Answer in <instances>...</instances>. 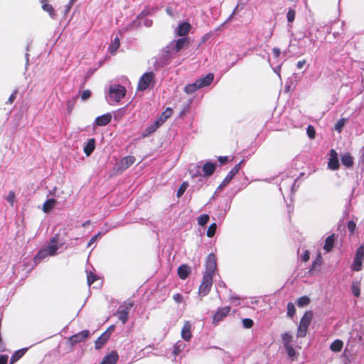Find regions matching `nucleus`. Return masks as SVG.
Masks as SVG:
<instances>
[{
	"instance_id": "e2e57ef3",
	"label": "nucleus",
	"mask_w": 364,
	"mask_h": 364,
	"mask_svg": "<svg viewBox=\"0 0 364 364\" xmlns=\"http://www.w3.org/2000/svg\"><path fill=\"white\" fill-rule=\"evenodd\" d=\"M166 121L164 120L161 117H159V119H157L155 122L154 123V124H156L157 125V129L161 126Z\"/></svg>"
},
{
	"instance_id": "3c124183",
	"label": "nucleus",
	"mask_w": 364,
	"mask_h": 364,
	"mask_svg": "<svg viewBox=\"0 0 364 364\" xmlns=\"http://www.w3.org/2000/svg\"><path fill=\"white\" fill-rule=\"evenodd\" d=\"M348 230L350 233H353L356 228V223L353 220H350L348 222Z\"/></svg>"
},
{
	"instance_id": "774afa93",
	"label": "nucleus",
	"mask_w": 364,
	"mask_h": 364,
	"mask_svg": "<svg viewBox=\"0 0 364 364\" xmlns=\"http://www.w3.org/2000/svg\"><path fill=\"white\" fill-rule=\"evenodd\" d=\"M99 235H100V233H98L97 235H94L93 237H91V239H90V242L88 243V246L91 245L92 243H94L96 241V240H97V237L99 236Z\"/></svg>"
},
{
	"instance_id": "6e6d98bb",
	"label": "nucleus",
	"mask_w": 364,
	"mask_h": 364,
	"mask_svg": "<svg viewBox=\"0 0 364 364\" xmlns=\"http://www.w3.org/2000/svg\"><path fill=\"white\" fill-rule=\"evenodd\" d=\"M17 93H18V91L16 90H14L11 93L10 97H9L8 101L6 102V104H12L14 102V101L15 100V99L16 98Z\"/></svg>"
},
{
	"instance_id": "4468645a",
	"label": "nucleus",
	"mask_w": 364,
	"mask_h": 364,
	"mask_svg": "<svg viewBox=\"0 0 364 364\" xmlns=\"http://www.w3.org/2000/svg\"><path fill=\"white\" fill-rule=\"evenodd\" d=\"M110 338V333L108 331H105L101 334L100 337L95 342V348L96 350L101 349L109 341Z\"/></svg>"
},
{
	"instance_id": "37998d69",
	"label": "nucleus",
	"mask_w": 364,
	"mask_h": 364,
	"mask_svg": "<svg viewBox=\"0 0 364 364\" xmlns=\"http://www.w3.org/2000/svg\"><path fill=\"white\" fill-rule=\"evenodd\" d=\"M183 348H184V346H183V343H181L180 342L176 343L173 346V355H178L182 351Z\"/></svg>"
},
{
	"instance_id": "dca6fc26",
	"label": "nucleus",
	"mask_w": 364,
	"mask_h": 364,
	"mask_svg": "<svg viewBox=\"0 0 364 364\" xmlns=\"http://www.w3.org/2000/svg\"><path fill=\"white\" fill-rule=\"evenodd\" d=\"M191 328L192 325L190 321H186L184 322L181 329V337L186 341H189L192 338Z\"/></svg>"
},
{
	"instance_id": "49530a36",
	"label": "nucleus",
	"mask_w": 364,
	"mask_h": 364,
	"mask_svg": "<svg viewBox=\"0 0 364 364\" xmlns=\"http://www.w3.org/2000/svg\"><path fill=\"white\" fill-rule=\"evenodd\" d=\"M306 134L310 139H313L315 138L316 131H315L314 127L312 125L308 126V127L306 129Z\"/></svg>"
},
{
	"instance_id": "0e129e2a",
	"label": "nucleus",
	"mask_w": 364,
	"mask_h": 364,
	"mask_svg": "<svg viewBox=\"0 0 364 364\" xmlns=\"http://www.w3.org/2000/svg\"><path fill=\"white\" fill-rule=\"evenodd\" d=\"M166 121L164 120L161 117H159V119H157L155 122L154 123V124H156L157 125V129L161 126Z\"/></svg>"
},
{
	"instance_id": "9b49d317",
	"label": "nucleus",
	"mask_w": 364,
	"mask_h": 364,
	"mask_svg": "<svg viewBox=\"0 0 364 364\" xmlns=\"http://www.w3.org/2000/svg\"><path fill=\"white\" fill-rule=\"evenodd\" d=\"M135 162V158L133 156H127L122 158L119 162L117 171L122 172Z\"/></svg>"
},
{
	"instance_id": "aec40b11",
	"label": "nucleus",
	"mask_w": 364,
	"mask_h": 364,
	"mask_svg": "<svg viewBox=\"0 0 364 364\" xmlns=\"http://www.w3.org/2000/svg\"><path fill=\"white\" fill-rule=\"evenodd\" d=\"M191 272V269L187 264H181L177 269V273L180 279L185 280Z\"/></svg>"
},
{
	"instance_id": "7c9ffc66",
	"label": "nucleus",
	"mask_w": 364,
	"mask_h": 364,
	"mask_svg": "<svg viewBox=\"0 0 364 364\" xmlns=\"http://www.w3.org/2000/svg\"><path fill=\"white\" fill-rule=\"evenodd\" d=\"M322 263H323L322 257H321V254H318L317 255L316 258L313 262V263L311 264V267L309 269V272L313 273L314 271H315L317 267H319L321 266Z\"/></svg>"
},
{
	"instance_id": "a211bd4d",
	"label": "nucleus",
	"mask_w": 364,
	"mask_h": 364,
	"mask_svg": "<svg viewBox=\"0 0 364 364\" xmlns=\"http://www.w3.org/2000/svg\"><path fill=\"white\" fill-rule=\"evenodd\" d=\"M119 359L118 353L116 350L111 351L110 353L105 355L100 364H116Z\"/></svg>"
},
{
	"instance_id": "de8ad7c7",
	"label": "nucleus",
	"mask_w": 364,
	"mask_h": 364,
	"mask_svg": "<svg viewBox=\"0 0 364 364\" xmlns=\"http://www.w3.org/2000/svg\"><path fill=\"white\" fill-rule=\"evenodd\" d=\"M242 322V325H243L244 328H250L254 325V321L251 318H243Z\"/></svg>"
},
{
	"instance_id": "f257e3e1",
	"label": "nucleus",
	"mask_w": 364,
	"mask_h": 364,
	"mask_svg": "<svg viewBox=\"0 0 364 364\" xmlns=\"http://www.w3.org/2000/svg\"><path fill=\"white\" fill-rule=\"evenodd\" d=\"M313 318L311 311H306L301 317L297 329V337L304 338L306 336L308 328Z\"/></svg>"
},
{
	"instance_id": "8fccbe9b",
	"label": "nucleus",
	"mask_w": 364,
	"mask_h": 364,
	"mask_svg": "<svg viewBox=\"0 0 364 364\" xmlns=\"http://www.w3.org/2000/svg\"><path fill=\"white\" fill-rule=\"evenodd\" d=\"M92 92L89 90H83L81 93V100H87L91 97Z\"/></svg>"
},
{
	"instance_id": "79ce46f5",
	"label": "nucleus",
	"mask_w": 364,
	"mask_h": 364,
	"mask_svg": "<svg viewBox=\"0 0 364 364\" xmlns=\"http://www.w3.org/2000/svg\"><path fill=\"white\" fill-rule=\"evenodd\" d=\"M284 348H285L286 352L289 357H290L293 359L296 357V352L294 350V348H293L292 345L285 346Z\"/></svg>"
},
{
	"instance_id": "680f3d73",
	"label": "nucleus",
	"mask_w": 364,
	"mask_h": 364,
	"mask_svg": "<svg viewBox=\"0 0 364 364\" xmlns=\"http://www.w3.org/2000/svg\"><path fill=\"white\" fill-rule=\"evenodd\" d=\"M166 121L164 120L161 117H159V119H157L155 122L154 123V124H156L157 125V129L161 126Z\"/></svg>"
},
{
	"instance_id": "412c9836",
	"label": "nucleus",
	"mask_w": 364,
	"mask_h": 364,
	"mask_svg": "<svg viewBox=\"0 0 364 364\" xmlns=\"http://www.w3.org/2000/svg\"><path fill=\"white\" fill-rule=\"evenodd\" d=\"M214 80V75L208 73L205 77L196 80L200 88L210 85Z\"/></svg>"
},
{
	"instance_id": "4c0bfd02",
	"label": "nucleus",
	"mask_w": 364,
	"mask_h": 364,
	"mask_svg": "<svg viewBox=\"0 0 364 364\" xmlns=\"http://www.w3.org/2000/svg\"><path fill=\"white\" fill-rule=\"evenodd\" d=\"M208 220H209V215L207 214L200 215L198 218V223L200 226L205 225L208 223Z\"/></svg>"
},
{
	"instance_id": "f03ea898",
	"label": "nucleus",
	"mask_w": 364,
	"mask_h": 364,
	"mask_svg": "<svg viewBox=\"0 0 364 364\" xmlns=\"http://www.w3.org/2000/svg\"><path fill=\"white\" fill-rule=\"evenodd\" d=\"M133 305L134 304L132 301H126L118 308L116 314L123 324L127 322L129 318V314Z\"/></svg>"
},
{
	"instance_id": "ddd939ff",
	"label": "nucleus",
	"mask_w": 364,
	"mask_h": 364,
	"mask_svg": "<svg viewBox=\"0 0 364 364\" xmlns=\"http://www.w3.org/2000/svg\"><path fill=\"white\" fill-rule=\"evenodd\" d=\"M328 168L333 171L337 170L339 168L338 154L334 149H331L330 151V159L328 162Z\"/></svg>"
},
{
	"instance_id": "f8f14e48",
	"label": "nucleus",
	"mask_w": 364,
	"mask_h": 364,
	"mask_svg": "<svg viewBox=\"0 0 364 364\" xmlns=\"http://www.w3.org/2000/svg\"><path fill=\"white\" fill-rule=\"evenodd\" d=\"M59 235H55L50 240L48 246L46 247L50 256L55 255L59 249L58 242H59Z\"/></svg>"
},
{
	"instance_id": "2eb2a0df",
	"label": "nucleus",
	"mask_w": 364,
	"mask_h": 364,
	"mask_svg": "<svg viewBox=\"0 0 364 364\" xmlns=\"http://www.w3.org/2000/svg\"><path fill=\"white\" fill-rule=\"evenodd\" d=\"M191 25L188 22H183L180 23L176 31V34L178 36L185 37L191 30Z\"/></svg>"
},
{
	"instance_id": "20e7f679",
	"label": "nucleus",
	"mask_w": 364,
	"mask_h": 364,
	"mask_svg": "<svg viewBox=\"0 0 364 364\" xmlns=\"http://www.w3.org/2000/svg\"><path fill=\"white\" fill-rule=\"evenodd\" d=\"M155 74L154 72H147L143 74L139 80L137 90L144 91L146 90L151 82H154Z\"/></svg>"
},
{
	"instance_id": "7ed1b4c3",
	"label": "nucleus",
	"mask_w": 364,
	"mask_h": 364,
	"mask_svg": "<svg viewBox=\"0 0 364 364\" xmlns=\"http://www.w3.org/2000/svg\"><path fill=\"white\" fill-rule=\"evenodd\" d=\"M364 261V245H360L356 250L354 260L350 266L352 271L360 272L363 268Z\"/></svg>"
},
{
	"instance_id": "473e14b6",
	"label": "nucleus",
	"mask_w": 364,
	"mask_h": 364,
	"mask_svg": "<svg viewBox=\"0 0 364 364\" xmlns=\"http://www.w3.org/2000/svg\"><path fill=\"white\" fill-rule=\"evenodd\" d=\"M352 294L355 297H359L360 295V282H353L351 285Z\"/></svg>"
},
{
	"instance_id": "c9c22d12",
	"label": "nucleus",
	"mask_w": 364,
	"mask_h": 364,
	"mask_svg": "<svg viewBox=\"0 0 364 364\" xmlns=\"http://www.w3.org/2000/svg\"><path fill=\"white\" fill-rule=\"evenodd\" d=\"M310 302V299L307 296H303L298 299L297 300V306L299 307H303Z\"/></svg>"
},
{
	"instance_id": "09e8293b",
	"label": "nucleus",
	"mask_w": 364,
	"mask_h": 364,
	"mask_svg": "<svg viewBox=\"0 0 364 364\" xmlns=\"http://www.w3.org/2000/svg\"><path fill=\"white\" fill-rule=\"evenodd\" d=\"M77 97H75L74 98V100L73 101H68L67 103H66V105H67V110H68V113H71V112L73 111V108H74V106H75V102H76V100H77Z\"/></svg>"
},
{
	"instance_id": "a19ab883",
	"label": "nucleus",
	"mask_w": 364,
	"mask_h": 364,
	"mask_svg": "<svg viewBox=\"0 0 364 364\" xmlns=\"http://www.w3.org/2000/svg\"><path fill=\"white\" fill-rule=\"evenodd\" d=\"M217 229L216 223H212L208 228L207 230V236L208 237H212L215 235Z\"/></svg>"
},
{
	"instance_id": "58836bf2",
	"label": "nucleus",
	"mask_w": 364,
	"mask_h": 364,
	"mask_svg": "<svg viewBox=\"0 0 364 364\" xmlns=\"http://www.w3.org/2000/svg\"><path fill=\"white\" fill-rule=\"evenodd\" d=\"M296 312L294 304L291 302L287 304V316L293 318Z\"/></svg>"
},
{
	"instance_id": "39448f33",
	"label": "nucleus",
	"mask_w": 364,
	"mask_h": 364,
	"mask_svg": "<svg viewBox=\"0 0 364 364\" xmlns=\"http://www.w3.org/2000/svg\"><path fill=\"white\" fill-rule=\"evenodd\" d=\"M213 285V277L211 276L203 275V280L198 288V294L203 297L208 295Z\"/></svg>"
},
{
	"instance_id": "5701e85b",
	"label": "nucleus",
	"mask_w": 364,
	"mask_h": 364,
	"mask_svg": "<svg viewBox=\"0 0 364 364\" xmlns=\"http://www.w3.org/2000/svg\"><path fill=\"white\" fill-rule=\"evenodd\" d=\"M336 237L334 234L329 235L325 240V243L323 245V250L326 252H329L332 250L334 246Z\"/></svg>"
},
{
	"instance_id": "0eeeda50",
	"label": "nucleus",
	"mask_w": 364,
	"mask_h": 364,
	"mask_svg": "<svg viewBox=\"0 0 364 364\" xmlns=\"http://www.w3.org/2000/svg\"><path fill=\"white\" fill-rule=\"evenodd\" d=\"M111 97H113L115 102H119L126 95V89L120 85H114L109 90Z\"/></svg>"
},
{
	"instance_id": "1a4fd4ad",
	"label": "nucleus",
	"mask_w": 364,
	"mask_h": 364,
	"mask_svg": "<svg viewBox=\"0 0 364 364\" xmlns=\"http://www.w3.org/2000/svg\"><path fill=\"white\" fill-rule=\"evenodd\" d=\"M90 336L89 330H83L81 332L73 335L68 338L70 344L73 346L77 343L84 341Z\"/></svg>"
},
{
	"instance_id": "2f4dec72",
	"label": "nucleus",
	"mask_w": 364,
	"mask_h": 364,
	"mask_svg": "<svg viewBox=\"0 0 364 364\" xmlns=\"http://www.w3.org/2000/svg\"><path fill=\"white\" fill-rule=\"evenodd\" d=\"M120 46V41L119 38L118 37H116L110 43L109 46V51L111 53H114L119 48Z\"/></svg>"
},
{
	"instance_id": "c03bdc74",
	"label": "nucleus",
	"mask_w": 364,
	"mask_h": 364,
	"mask_svg": "<svg viewBox=\"0 0 364 364\" xmlns=\"http://www.w3.org/2000/svg\"><path fill=\"white\" fill-rule=\"evenodd\" d=\"M345 123H346L345 119L342 118V119H339L335 125V130L340 133L342 131L343 127L345 125Z\"/></svg>"
},
{
	"instance_id": "9d476101",
	"label": "nucleus",
	"mask_w": 364,
	"mask_h": 364,
	"mask_svg": "<svg viewBox=\"0 0 364 364\" xmlns=\"http://www.w3.org/2000/svg\"><path fill=\"white\" fill-rule=\"evenodd\" d=\"M230 306H225L218 309L213 316V323L217 325L220 321L223 320L230 313Z\"/></svg>"
},
{
	"instance_id": "cd10ccee",
	"label": "nucleus",
	"mask_w": 364,
	"mask_h": 364,
	"mask_svg": "<svg viewBox=\"0 0 364 364\" xmlns=\"http://www.w3.org/2000/svg\"><path fill=\"white\" fill-rule=\"evenodd\" d=\"M343 346V342L340 339H336L330 345V349L333 352H341Z\"/></svg>"
},
{
	"instance_id": "a18cd8bd",
	"label": "nucleus",
	"mask_w": 364,
	"mask_h": 364,
	"mask_svg": "<svg viewBox=\"0 0 364 364\" xmlns=\"http://www.w3.org/2000/svg\"><path fill=\"white\" fill-rule=\"evenodd\" d=\"M173 110L171 108L168 107L166 109L164 112H162L160 117H161L164 120L166 121L172 114Z\"/></svg>"
},
{
	"instance_id": "69168bd1",
	"label": "nucleus",
	"mask_w": 364,
	"mask_h": 364,
	"mask_svg": "<svg viewBox=\"0 0 364 364\" xmlns=\"http://www.w3.org/2000/svg\"><path fill=\"white\" fill-rule=\"evenodd\" d=\"M228 156H219L218 158V161L220 163V164H225L228 161Z\"/></svg>"
},
{
	"instance_id": "423d86ee",
	"label": "nucleus",
	"mask_w": 364,
	"mask_h": 364,
	"mask_svg": "<svg viewBox=\"0 0 364 364\" xmlns=\"http://www.w3.org/2000/svg\"><path fill=\"white\" fill-rule=\"evenodd\" d=\"M243 161L244 160L240 161V162L235 165V166L229 171L220 184L218 186V190H223L230 183L233 177L238 173L241 168V164L243 163Z\"/></svg>"
},
{
	"instance_id": "b1692460",
	"label": "nucleus",
	"mask_w": 364,
	"mask_h": 364,
	"mask_svg": "<svg viewBox=\"0 0 364 364\" xmlns=\"http://www.w3.org/2000/svg\"><path fill=\"white\" fill-rule=\"evenodd\" d=\"M341 163L347 168H350L353 165V158L349 153H346L341 156Z\"/></svg>"
},
{
	"instance_id": "ea45409f",
	"label": "nucleus",
	"mask_w": 364,
	"mask_h": 364,
	"mask_svg": "<svg viewBox=\"0 0 364 364\" xmlns=\"http://www.w3.org/2000/svg\"><path fill=\"white\" fill-rule=\"evenodd\" d=\"M97 279V277L92 272H89L87 275V282L89 286L93 284Z\"/></svg>"
},
{
	"instance_id": "052dcab7",
	"label": "nucleus",
	"mask_w": 364,
	"mask_h": 364,
	"mask_svg": "<svg viewBox=\"0 0 364 364\" xmlns=\"http://www.w3.org/2000/svg\"><path fill=\"white\" fill-rule=\"evenodd\" d=\"M7 362H8V355H0V364H7Z\"/></svg>"
},
{
	"instance_id": "13d9d810",
	"label": "nucleus",
	"mask_w": 364,
	"mask_h": 364,
	"mask_svg": "<svg viewBox=\"0 0 364 364\" xmlns=\"http://www.w3.org/2000/svg\"><path fill=\"white\" fill-rule=\"evenodd\" d=\"M156 129L157 125L153 124L146 129V132L147 134H149L154 132Z\"/></svg>"
},
{
	"instance_id": "bb28decb",
	"label": "nucleus",
	"mask_w": 364,
	"mask_h": 364,
	"mask_svg": "<svg viewBox=\"0 0 364 364\" xmlns=\"http://www.w3.org/2000/svg\"><path fill=\"white\" fill-rule=\"evenodd\" d=\"M57 204V200L54 198H50L43 203V210L44 213H49Z\"/></svg>"
},
{
	"instance_id": "5fc2aeb1",
	"label": "nucleus",
	"mask_w": 364,
	"mask_h": 364,
	"mask_svg": "<svg viewBox=\"0 0 364 364\" xmlns=\"http://www.w3.org/2000/svg\"><path fill=\"white\" fill-rule=\"evenodd\" d=\"M310 252L309 250H305L301 256V259L303 262H306L309 260Z\"/></svg>"
},
{
	"instance_id": "e433bc0d",
	"label": "nucleus",
	"mask_w": 364,
	"mask_h": 364,
	"mask_svg": "<svg viewBox=\"0 0 364 364\" xmlns=\"http://www.w3.org/2000/svg\"><path fill=\"white\" fill-rule=\"evenodd\" d=\"M188 186V183L187 181H184L183 182L180 187L178 188V191H177V193H176V196L178 198H180L182 196V195L184 193V192L186 191V190L187 189Z\"/></svg>"
},
{
	"instance_id": "864d4df0",
	"label": "nucleus",
	"mask_w": 364,
	"mask_h": 364,
	"mask_svg": "<svg viewBox=\"0 0 364 364\" xmlns=\"http://www.w3.org/2000/svg\"><path fill=\"white\" fill-rule=\"evenodd\" d=\"M14 199H15V193L14 191H11L8 194L6 200L11 204V205H14Z\"/></svg>"
},
{
	"instance_id": "bf43d9fd",
	"label": "nucleus",
	"mask_w": 364,
	"mask_h": 364,
	"mask_svg": "<svg viewBox=\"0 0 364 364\" xmlns=\"http://www.w3.org/2000/svg\"><path fill=\"white\" fill-rule=\"evenodd\" d=\"M272 53L274 55V57L277 58L280 56L281 50L279 48H274L272 49Z\"/></svg>"
},
{
	"instance_id": "a878e982",
	"label": "nucleus",
	"mask_w": 364,
	"mask_h": 364,
	"mask_svg": "<svg viewBox=\"0 0 364 364\" xmlns=\"http://www.w3.org/2000/svg\"><path fill=\"white\" fill-rule=\"evenodd\" d=\"M26 351L27 348H21L14 352V353L11 357L9 364H14L24 355Z\"/></svg>"
},
{
	"instance_id": "f3484780",
	"label": "nucleus",
	"mask_w": 364,
	"mask_h": 364,
	"mask_svg": "<svg viewBox=\"0 0 364 364\" xmlns=\"http://www.w3.org/2000/svg\"><path fill=\"white\" fill-rule=\"evenodd\" d=\"M216 169V164L211 161H206L202 167L203 177H210Z\"/></svg>"
},
{
	"instance_id": "4be33fe9",
	"label": "nucleus",
	"mask_w": 364,
	"mask_h": 364,
	"mask_svg": "<svg viewBox=\"0 0 364 364\" xmlns=\"http://www.w3.org/2000/svg\"><path fill=\"white\" fill-rule=\"evenodd\" d=\"M112 120V114L110 113H107L100 117H97L95 119V124L97 126L103 127L108 124Z\"/></svg>"
},
{
	"instance_id": "6ab92c4d",
	"label": "nucleus",
	"mask_w": 364,
	"mask_h": 364,
	"mask_svg": "<svg viewBox=\"0 0 364 364\" xmlns=\"http://www.w3.org/2000/svg\"><path fill=\"white\" fill-rule=\"evenodd\" d=\"M190 43H191V41H190L189 38L182 37L181 38H178L176 41V44H175L173 49L176 53H178L183 48L188 47L189 46Z\"/></svg>"
},
{
	"instance_id": "393cba45",
	"label": "nucleus",
	"mask_w": 364,
	"mask_h": 364,
	"mask_svg": "<svg viewBox=\"0 0 364 364\" xmlns=\"http://www.w3.org/2000/svg\"><path fill=\"white\" fill-rule=\"evenodd\" d=\"M95 139H90L88 140V141L86 143L85 146H84V153L87 156H89L95 150Z\"/></svg>"
},
{
	"instance_id": "6e6552de",
	"label": "nucleus",
	"mask_w": 364,
	"mask_h": 364,
	"mask_svg": "<svg viewBox=\"0 0 364 364\" xmlns=\"http://www.w3.org/2000/svg\"><path fill=\"white\" fill-rule=\"evenodd\" d=\"M217 268L216 259L215 255L211 253L207 256L205 261V270L203 275H208L213 277L215 271Z\"/></svg>"
},
{
	"instance_id": "c756f323",
	"label": "nucleus",
	"mask_w": 364,
	"mask_h": 364,
	"mask_svg": "<svg viewBox=\"0 0 364 364\" xmlns=\"http://www.w3.org/2000/svg\"><path fill=\"white\" fill-rule=\"evenodd\" d=\"M48 256H50V254H48V252L47 251V250L46 248L41 249L38 251V252L34 257V262L36 263L40 262L41 260H43Z\"/></svg>"
},
{
	"instance_id": "603ef678",
	"label": "nucleus",
	"mask_w": 364,
	"mask_h": 364,
	"mask_svg": "<svg viewBox=\"0 0 364 364\" xmlns=\"http://www.w3.org/2000/svg\"><path fill=\"white\" fill-rule=\"evenodd\" d=\"M287 18L289 22L294 21L295 18V11L293 9H289L287 12Z\"/></svg>"
},
{
	"instance_id": "72a5a7b5",
	"label": "nucleus",
	"mask_w": 364,
	"mask_h": 364,
	"mask_svg": "<svg viewBox=\"0 0 364 364\" xmlns=\"http://www.w3.org/2000/svg\"><path fill=\"white\" fill-rule=\"evenodd\" d=\"M200 89L197 82L187 85L184 88V92L187 94H192L197 90Z\"/></svg>"
},
{
	"instance_id": "c85d7f7f",
	"label": "nucleus",
	"mask_w": 364,
	"mask_h": 364,
	"mask_svg": "<svg viewBox=\"0 0 364 364\" xmlns=\"http://www.w3.org/2000/svg\"><path fill=\"white\" fill-rule=\"evenodd\" d=\"M42 9L48 12L51 18H54L55 16V10L53 6L47 2L46 0L42 1Z\"/></svg>"
},
{
	"instance_id": "4d7b16f0",
	"label": "nucleus",
	"mask_w": 364,
	"mask_h": 364,
	"mask_svg": "<svg viewBox=\"0 0 364 364\" xmlns=\"http://www.w3.org/2000/svg\"><path fill=\"white\" fill-rule=\"evenodd\" d=\"M173 299L176 303L180 304L182 302L183 297L182 294L177 293L173 296Z\"/></svg>"
},
{
	"instance_id": "338daca9",
	"label": "nucleus",
	"mask_w": 364,
	"mask_h": 364,
	"mask_svg": "<svg viewBox=\"0 0 364 364\" xmlns=\"http://www.w3.org/2000/svg\"><path fill=\"white\" fill-rule=\"evenodd\" d=\"M306 63V60H299L296 64V68L298 69H301Z\"/></svg>"
},
{
	"instance_id": "f704fd0d",
	"label": "nucleus",
	"mask_w": 364,
	"mask_h": 364,
	"mask_svg": "<svg viewBox=\"0 0 364 364\" xmlns=\"http://www.w3.org/2000/svg\"><path fill=\"white\" fill-rule=\"evenodd\" d=\"M282 339L284 344V347L291 345L292 336L289 333H284L282 334Z\"/></svg>"
}]
</instances>
